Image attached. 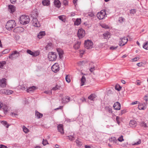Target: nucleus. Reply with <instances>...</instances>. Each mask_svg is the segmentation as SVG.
Masks as SVG:
<instances>
[{"label":"nucleus","mask_w":148,"mask_h":148,"mask_svg":"<svg viewBox=\"0 0 148 148\" xmlns=\"http://www.w3.org/2000/svg\"><path fill=\"white\" fill-rule=\"evenodd\" d=\"M19 21L21 24L25 25L30 21V19L28 16L23 15L20 18Z\"/></svg>","instance_id":"nucleus-1"},{"label":"nucleus","mask_w":148,"mask_h":148,"mask_svg":"<svg viewBox=\"0 0 148 148\" xmlns=\"http://www.w3.org/2000/svg\"><path fill=\"white\" fill-rule=\"evenodd\" d=\"M16 26V23H15L14 21L12 20L9 21L5 25V28L6 29L10 30L14 28Z\"/></svg>","instance_id":"nucleus-2"},{"label":"nucleus","mask_w":148,"mask_h":148,"mask_svg":"<svg viewBox=\"0 0 148 148\" xmlns=\"http://www.w3.org/2000/svg\"><path fill=\"white\" fill-rule=\"evenodd\" d=\"M84 45L85 48L87 49H91L93 47V42L89 40H85Z\"/></svg>","instance_id":"nucleus-3"},{"label":"nucleus","mask_w":148,"mask_h":148,"mask_svg":"<svg viewBox=\"0 0 148 148\" xmlns=\"http://www.w3.org/2000/svg\"><path fill=\"white\" fill-rule=\"evenodd\" d=\"M57 57L56 53L53 52H49L48 55V58L50 61H53L55 60Z\"/></svg>","instance_id":"nucleus-4"},{"label":"nucleus","mask_w":148,"mask_h":148,"mask_svg":"<svg viewBox=\"0 0 148 148\" xmlns=\"http://www.w3.org/2000/svg\"><path fill=\"white\" fill-rule=\"evenodd\" d=\"M106 11L105 10H101L97 14V17L100 20L103 19L106 16Z\"/></svg>","instance_id":"nucleus-5"},{"label":"nucleus","mask_w":148,"mask_h":148,"mask_svg":"<svg viewBox=\"0 0 148 148\" xmlns=\"http://www.w3.org/2000/svg\"><path fill=\"white\" fill-rule=\"evenodd\" d=\"M19 52L16 51L13 52L12 53L10 54L9 56V58L11 60H14L18 57L19 55Z\"/></svg>","instance_id":"nucleus-6"},{"label":"nucleus","mask_w":148,"mask_h":148,"mask_svg":"<svg viewBox=\"0 0 148 148\" xmlns=\"http://www.w3.org/2000/svg\"><path fill=\"white\" fill-rule=\"evenodd\" d=\"M128 39L126 37H124L122 38H120L119 42V45L120 46H123L127 43Z\"/></svg>","instance_id":"nucleus-7"},{"label":"nucleus","mask_w":148,"mask_h":148,"mask_svg":"<svg viewBox=\"0 0 148 148\" xmlns=\"http://www.w3.org/2000/svg\"><path fill=\"white\" fill-rule=\"evenodd\" d=\"M32 25L36 27H39L40 26V25L37 19L33 17L31 21Z\"/></svg>","instance_id":"nucleus-8"},{"label":"nucleus","mask_w":148,"mask_h":148,"mask_svg":"<svg viewBox=\"0 0 148 148\" xmlns=\"http://www.w3.org/2000/svg\"><path fill=\"white\" fill-rule=\"evenodd\" d=\"M85 34V31L82 29H80L78 30L77 32V35L79 38L83 37Z\"/></svg>","instance_id":"nucleus-9"},{"label":"nucleus","mask_w":148,"mask_h":148,"mask_svg":"<svg viewBox=\"0 0 148 148\" xmlns=\"http://www.w3.org/2000/svg\"><path fill=\"white\" fill-rule=\"evenodd\" d=\"M51 69L55 73L57 72L59 70V67L58 63H55L51 67Z\"/></svg>","instance_id":"nucleus-10"},{"label":"nucleus","mask_w":148,"mask_h":148,"mask_svg":"<svg viewBox=\"0 0 148 148\" xmlns=\"http://www.w3.org/2000/svg\"><path fill=\"white\" fill-rule=\"evenodd\" d=\"M58 130L59 132H60L61 134H64V131L63 125L62 124H59L58 126Z\"/></svg>","instance_id":"nucleus-11"},{"label":"nucleus","mask_w":148,"mask_h":148,"mask_svg":"<svg viewBox=\"0 0 148 148\" xmlns=\"http://www.w3.org/2000/svg\"><path fill=\"white\" fill-rule=\"evenodd\" d=\"M121 104L118 102H116L114 104L113 107L114 109L119 110L121 109Z\"/></svg>","instance_id":"nucleus-12"},{"label":"nucleus","mask_w":148,"mask_h":148,"mask_svg":"<svg viewBox=\"0 0 148 148\" xmlns=\"http://www.w3.org/2000/svg\"><path fill=\"white\" fill-rule=\"evenodd\" d=\"M24 30V29L21 27H18L14 29V31L16 32L20 33L23 32Z\"/></svg>","instance_id":"nucleus-13"},{"label":"nucleus","mask_w":148,"mask_h":148,"mask_svg":"<svg viewBox=\"0 0 148 148\" xmlns=\"http://www.w3.org/2000/svg\"><path fill=\"white\" fill-rule=\"evenodd\" d=\"M6 85V79L3 78L0 81V86L1 87H4Z\"/></svg>","instance_id":"nucleus-14"},{"label":"nucleus","mask_w":148,"mask_h":148,"mask_svg":"<svg viewBox=\"0 0 148 148\" xmlns=\"http://www.w3.org/2000/svg\"><path fill=\"white\" fill-rule=\"evenodd\" d=\"M15 10V7L13 5H9L8 6V11L11 13L14 12Z\"/></svg>","instance_id":"nucleus-15"},{"label":"nucleus","mask_w":148,"mask_h":148,"mask_svg":"<svg viewBox=\"0 0 148 148\" xmlns=\"http://www.w3.org/2000/svg\"><path fill=\"white\" fill-rule=\"evenodd\" d=\"M70 97L68 96L62 99V102L63 103H67L70 101Z\"/></svg>","instance_id":"nucleus-16"},{"label":"nucleus","mask_w":148,"mask_h":148,"mask_svg":"<svg viewBox=\"0 0 148 148\" xmlns=\"http://www.w3.org/2000/svg\"><path fill=\"white\" fill-rule=\"evenodd\" d=\"M2 109L3 110L4 113L5 114H7L8 112V107L6 105H2Z\"/></svg>","instance_id":"nucleus-17"},{"label":"nucleus","mask_w":148,"mask_h":148,"mask_svg":"<svg viewBox=\"0 0 148 148\" xmlns=\"http://www.w3.org/2000/svg\"><path fill=\"white\" fill-rule=\"evenodd\" d=\"M129 125L131 127H135L137 125V123L135 121L131 120L130 122Z\"/></svg>","instance_id":"nucleus-18"},{"label":"nucleus","mask_w":148,"mask_h":148,"mask_svg":"<svg viewBox=\"0 0 148 148\" xmlns=\"http://www.w3.org/2000/svg\"><path fill=\"white\" fill-rule=\"evenodd\" d=\"M103 36L104 39H108L110 37V33L109 32H106L103 34Z\"/></svg>","instance_id":"nucleus-19"},{"label":"nucleus","mask_w":148,"mask_h":148,"mask_svg":"<svg viewBox=\"0 0 148 148\" xmlns=\"http://www.w3.org/2000/svg\"><path fill=\"white\" fill-rule=\"evenodd\" d=\"M27 52L28 53L34 56H36L38 55L36 53L34 52L29 49H27Z\"/></svg>","instance_id":"nucleus-20"},{"label":"nucleus","mask_w":148,"mask_h":148,"mask_svg":"<svg viewBox=\"0 0 148 148\" xmlns=\"http://www.w3.org/2000/svg\"><path fill=\"white\" fill-rule=\"evenodd\" d=\"M54 3L56 6L58 8L60 7L61 3L59 0H54Z\"/></svg>","instance_id":"nucleus-21"},{"label":"nucleus","mask_w":148,"mask_h":148,"mask_svg":"<svg viewBox=\"0 0 148 148\" xmlns=\"http://www.w3.org/2000/svg\"><path fill=\"white\" fill-rule=\"evenodd\" d=\"M80 42L79 41H77L74 44L73 46V47L75 49H77L79 48L80 45Z\"/></svg>","instance_id":"nucleus-22"},{"label":"nucleus","mask_w":148,"mask_h":148,"mask_svg":"<svg viewBox=\"0 0 148 148\" xmlns=\"http://www.w3.org/2000/svg\"><path fill=\"white\" fill-rule=\"evenodd\" d=\"M35 116L38 119H39L42 118L43 116V114H41L37 111L35 112Z\"/></svg>","instance_id":"nucleus-23"},{"label":"nucleus","mask_w":148,"mask_h":148,"mask_svg":"<svg viewBox=\"0 0 148 148\" xmlns=\"http://www.w3.org/2000/svg\"><path fill=\"white\" fill-rule=\"evenodd\" d=\"M57 51L58 53L59 57L61 58L62 57V55L64 53L63 51L62 50L58 49H57Z\"/></svg>","instance_id":"nucleus-24"},{"label":"nucleus","mask_w":148,"mask_h":148,"mask_svg":"<svg viewBox=\"0 0 148 148\" xmlns=\"http://www.w3.org/2000/svg\"><path fill=\"white\" fill-rule=\"evenodd\" d=\"M109 140L110 142L113 143H117L118 142L116 138L115 137H112L109 139Z\"/></svg>","instance_id":"nucleus-25"},{"label":"nucleus","mask_w":148,"mask_h":148,"mask_svg":"<svg viewBox=\"0 0 148 148\" xmlns=\"http://www.w3.org/2000/svg\"><path fill=\"white\" fill-rule=\"evenodd\" d=\"M97 97L95 94H92L88 97V99L91 100H94V99Z\"/></svg>","instance_id":"nucleus-26"},{"label":"nucleus","mask_w":148,"mask_h":148,"mask_svg":"<svg viewBox=\"0 0 148 148\" xmlns=\"http://www.w3.org/2000/svg\"><path fill=\"white\" fill-rule=\"evenodd\" d=\"M86 78L84 76H83L81 79V86H83L84 85V83L86 82Z\"/></svg>","instance_id":"nucleus-27"},{"label":"nucleus","mask_w":148,"mask_h":148,"mask_svg":"<svg viewBox=\"0 0 148 148\" xmlns=\"http://www.w3.org/2000/svg\"><path fill=\"white\" fill-rule=\"evenodd\" d=\"M45 34V32L44 31L40 32L38 35V37L39 38H41Z\"/></svg>","instance_id":"nucleus-28"},{"label":"nucleus","mask_w":148,"mask_h":148,"mask_svg":"<svg viewBox=\"0 0 148 148\" xmlns=\"http://www.w3.org/2000/svg\"><path fill=\"white\" fill-rule=\"evenodd\" d=\"M36 89L35 86H32L30 87L28 89H27V92H30L33 91Z\"/></svg>","instance_id":"nucleus-29"},{"label":"nucleus","mask_w":148,"mask_h":148,"mask_svg":"<svg viewBox=\"0 0 148 148\" xmlns=\"http://www.w3.org/2000/svg\"><path fill=\"white\" fill-rule=\"evenodd\" d=\"M42 4L44 5H48L50 4V1L49 0H44L42 2Z\"/></svg>","instance_id":"nucleus-30"},{"label":"nucleus","mask_w":148,"mask_h":148,"mask_svg":"<svg viewBox=\"0 0 148 148\" xmlns=\"http://www.w3.org/2000/svg\"><path fill=\"white\" fill-rule=\"evenodd\" d=\"M138 108L140 110H144L145 109L146 107L144 106L143 104H139L138 105Z\"/></svg>","instance_id":"nucleus-31"},{"label":"nucleus","mask_w":148,"mask_h":148,"mask_svg":"<svg viewBox=\"0 0 148 148\" xmlns=\"http://www.w3.org/2000/svg\"><path fill=\"white\" fill-rule=\"evenodd\" d=\"M81 23V19L80 18H77L75 21L74 23V24L75 25H78Z\"/></svg>","instance_id":"nucleus-32"},{"label":"nucleus","mask_w":148,"mask_h":148,"mask_svg":"<svg viewBox=\"0 0 148 148\" xmlns=\"http://www.w3.org/2000/svg\"><path fill=\"white\" fill-rule=\"evenodd\" d=\"M140 125L141 127H144L146 128L148 127V126L147 125L146 123L144 121L141 122Z\"/></svg>","instance_id":"nucleus-33"},{"label":"nucleus","mask_w":148,"mask_h":148,"mask_svg":"<svg viewBox=\"0 0 148 148\" xmlns=\"http://www.w3.org/2000/svg\"><path fill=\"white\" fill-rule=\"evenodd\" d=\"M74 134H73V135H70L66 136V137L69 138L68 139L71 141H72L75 139V137L74 136Z\"/></svg>","instance_id":"nucleus-34"},{"label":"nucleus","mask_w":148,"mask_h":148,"mask_svg":"<svg viewBox=\"0 0 148 148\" xmlns=\"http://www.w3.org/2000/svg\"><path fill=\"white\" fill-rule=\"evenodd\" d=\"M1 123L5 126L7 128H8L9 125L8 124L7 121H2L1 122Z\"/></svg>","instance_id":"nucleus-35"},{"label":"nucleus","mask_w":148,"mask_h":148,"mask_svg":"<svg viewBox=\"0 0 148 148\" xmlns=\"http://www.w3.org/2000/svg\"><path fill=\"white\" fill-rule=\"evenodd\" d=\"M52 46V43L51 42L49 43L46 47L47 50H48L51 49Z\"/></svg>","instance_id":"nucleus-36"},{"label":"nucleus","mask_w":148,"mask_h":148,"mask_svg":"<svg viewBox=\"0 0 148 148\" xmlns=\"http://www.w3.org/2000/svg\"><path fill=\"white\" fill-rule=\"evenodd\" d=\"M75 142L77 145L78 146H80L82 145V142L77 139L76 140Z\"/></svg>","instance_id":"nucleus-37"},{"label":"nucleus","mask_w":148,"mask_h":148,"mask_svg":"<svg viewBox=\"0 0 148 148\" xmlns=\"http://www.w3.org/2000/svg\"><path fill=\"white\" fill-rule=\"evenodd\" d=\"M143 47L144 49H148V42H146L145 44L143 45Z\"/></svg>","instance_id":"nucleus-38"},{"label":"nucleus","mask_w":148,"mask_h":148,"mask_svg":"<svg viewBox=\"0 0 148 148\" xmlns=\"http://www.w3.org/2000/svg\"><path fill=\"white\" fill-rule=\"evenodd\" d=\"M23 129L24 132L26 133H28L29 131V130L25 126H23Z\"/></svg>","instance_id":"nucleus-39"},{"label":"nucleus","mask_w":148,"mask_h":148,"mask_svg":"<svg viewBox=\"0 0 148 148\" xmlns=\"http://www.w3.org/2000/svg\"><path fill=\"white\" fill-rule=\"evenodd\" d=\"M6 90V95H10L12 94L13 92V91L11 90Z\"/></svg>","instance_id":"nucleus-40"},{"label":"nucleus","mask_w":148,"mask_h":148,"mask_svg":"<svg viewBox=\"0 0 148 148\" xmlns=\"http://www.w3.org/2000/svg\"><path fill=\"white\" fill-rule=\"evenodd\" d=\"M121 87L119 85H116L115 86V89L119 91H120Z\"/></svg>","instance_id":"nucleus-41"},{"label":"nucleus","mask_w":148,"mask_h":148,"mask_svg":"<svg viewBox=\"0 0 148 148\" xmlns=\"http://www.w3.org/2000/svg\"><path fill=\"white\" fill-rule=\"evenodd\" d=\"M136 12V10L132 9L130 10V14L131 15H134Z\"/></svg>","instance_id":"nucleus-42"},{"label":"nucleus","mask_w":148,"mask_h":148,"mask_svg":"<svg viewBox=\"0 0 148 148\" xmlns=\"http://www.w3.org/2000/svg\"><path fill=\"white\" fill-rule=\"evenodd\" d=\"M42 144L44 145H45L47 144H48V143L47 140L43 139L42 142Z\"/></svg>","instance_id":"nucleus-43"},{"label":"nucleus","mask_w":148,"mask_h":148,"mask_svg":"<svg viewBox=\"0 0 148 148\" xmlns=\"http://www.w3.org/2000/svg\"><path fill=\"white\" fill-rule=\"evenodd\" d=\"M65 79L66 81L68 83H69L71 81V80L69 78V76L68 75H67L66 76Z\"/></svg>","instance_id":"nucleus-44"},{"label":"nucleus","mask_w":148,"mask_h":148,"mask_svg":"<svg viewBox=\"0 0 148 148\" xmlns=\"http://www.w3.org/2000/svg\"><path fill=\"white\" fill-rule=\"evenodd\" d=\"M6 90L5 89H2L0 90V94H6Z\"/></svg>","instance_id":"nucleus-45"},{"label":"nucleus","mask_w":148,"mask_h":148,"mask_svg":"<svg viewBox=\"0 0 148 148\" xmlns=\"http://www.w3.org/2000/svg\"><path fill=\"white\" fill-rule=\"evenodd\" d=\"M139 59V57H136L134 58L133 59H132V62H135L138 61Z\"/></svg>","instance_id":"nucleus-46"},{"label":"nucleus","mask_w":148,"mask_h":148,"mask_svg":"<svg viewBox=\"0 0 148 148\" xmlns=\"http://www.w3.org/2000/svg\"><path fill=\"white\" fill-rule=\"evenodd\" d=\"M141 141L140 139H139L137 141V142L135 143H134L133 144V145H138L139 144H140L141 143Z\"/></svg>","instance_id":"nucleus-47"},{"label":"nucleus","mask_w":148,"mask_h":148,"mask_svg":"<svg viewBox=\"0 0 148 148\" xmlns=\"http://www.w3.org/2000/svg\"><path fill=\"white\" fill-rule=\"evenodd\" d=\"M125 19L122 17H120L119 19V22L121 23L123 22Z\"/></svg>","instance_id":"nucleus-48"},{"label":"nucleus","mask_w":148,"mask_h":148,"mask_svg":"<svg viewBox=\"0 0 148 148\" xmlns=\"http://www.w3.org/2000/svg\"><path fill=\"white\" fill-rule=\"evenodd\" d=\"M101 27L107 29L109 28L108 26L106 24H102L101 25Z\"/></svg>","instance_id":"nucleus-49"},{"label":"nucleus","mask_w":148,"mask_h":148,"mask_svg":"<svg viewBox=\"0 0 148 148\" xmlns=\"http://www.w3.org/2000/svg\"><path fill=\"white\" fill-rule=\"evenodd\" d=\"M62 3L65 5H67L68 4V1L67 0H63Z\"/></svg>","instance_id":"nucleus-50"},{"label":"nucleus","mask_w":148,"mask_h":148,"mask_svg":"<svg viewBox=\"0 0 148 148\" xmlns=\"http://www.w3.org/2000/svg\"><path fill=\"white\" fill-rule=\"evenodd\" d=\"M118 140H119V141L121 142L122 141H123L124 140V139H123V136H121L118 138Z\"/></svg>","instance_id":"nucleus-51"},{"label":"nucleus","mask_w":148,"mask_h":148,"mask_svg":"<svg viewBox=\"0 0 148 148\" xmlns=\"http://www.w3.org/2000/svg\"><path fill=\"white\" fill-rule=\"evenodd\" d=\"M120 118L119 116H117L116 117V120L117 123L119 125L120 123Z\"/></svg>","instance_id":"nucleus-52"},{"label":"nucleus","mask_w":148,"mask_h":148,"mask_svg":"<svg viewBox=\"0 0 148 148\" xmlns=\"http://www.w3.org/2000/svg\"><path fill=\"white\" fill-rule=\"evenodd\" d=\"M88 16L90 17H92L94 16V14L92 12H89L88 14Z\"/></svg>","instance_id":"nucleus-53"},{"label":"nucleus","mask_w":148,"mask_h":148,"mask_svg":"<svg viewBox=\"0 0 148 148\" xmlns=\"http://www.w3.org/2000/svg\"><path fill=\"white\" fill-rule=\"evenodd\" d=\"M20 88L21 90H24L26 89V87L25 86H21Z\"/></svg>","instance_id":"nucleus-54"},{"label":"nucleus","mask_w":148,"mask_h":148,"mask_svg":"<svg viewBox=\"0 0 148 148\" xmlns=\"http://www.w3.org/2000/svg\"><path fill=\"white\" fill-rule=\"evenodd\" d=\"M118 47H114L112 46L110 47V49L111 50H114L116 49Z\"/></svg>","instance_id":"nucleus-55"},{"label":"nucleus","mask_w":148,"mask_h":148,"mask_svg":"<svg viewBox=\"0 0 148 148\" xmlns=\"http://www.w3.org/2000/svg\"><path fill=\"white\" fill-rule=\"evenodd\" d=\"M144 99L147 102L148 101V95H146L144 98Z\"/></svg>","instance_id":"nucleus-56"},{"label":"nucleus","mask_w":148,"mask_h":148,"mask_svg":"<svg viewBox=\"0 0 148 148\" xmlns=\"http://www.w3.org/2000/svg\"><path fill=\"white\" fill-rule=\"evenodd\" d=\"M8 52V51L7 49H5L2 52V53L3 54L6 53Z\"/></svg>","instance_id":"nucleus-57"},{"label":"nucleus","mask_w":148,"mask_h":148,"mask_svg":"<svg viewBox=\"0 0 148 148\" xmlns=\"http://www.w3.org/2000/svg\"><path fill=\"white\" fill-rule=\"evenodd\" d=\"M0 148H7V147L5 145H0Z\"/></svg>","instance_id":"nucleus-58"},{"label":"nucleus","mask_w":148,"mask_h":148,"mask_svg":"<svg viewBox=\"0 0 148 148\" xmlns=\"http://www.w3.org/2000/svg\"><path fill=\"white\" fill-rule=\"evenodd\" d=\"M86 61H81L79 62V64L80 65H83V64Z\"/></svg>","instance_id":"nucleus-59"},{"label":"nucleus","mask_w":148,"mask_h":148,"mask_svg":"<svg viewBox=\"0 0 148 148\" xmlns=\"http://www.w3.org/2000/svg\"><path fill=\"white\" fill-rule=\"evenodd\" d=\"M58 89V86H56L55 87H54L52 89L53 90H56Z\"/></svg>","instance_id":"nucleus-60"},{"label":"nucleus","mask_w":148,"mask_h":148,"mask_svg":"<svg viewBox=\"0 0 148 148\" xmlns=\"http://www.w3.org/2000/svg\"><path fill=\"white\" fill-rule=\"evenodd\" d=\"M44 92L47 94H50L51 93V92L50 91H45Z\"/></svg>","instance_id":"nucleus-61"},{"label":"nucleus","mask_w":148,"mask_h":148,"mask_svg":"<svg viewBox=\"0 0 148 148\" xmlns=\"http://www.w3.org/2000/svg\"><path fill=\"white\" fill-rule=\"evenodd\" d=\"M95 70V67H92L90 69V71L91 72H92Z\"/></svg>","instance_id":"nucleus-62"},{"label":"nucleus","mask_w":148,"mask_h":148,"mask_svg":"<svg viewBox=\"0 0 148 148\" xmlns=\"http://www.w3.org/2000/svg\"><path fill=\"white\" fill-rule=\"evenodd\" d=\"M126 112L125 110H121V114L122 115Z\"/></svg>","instance_id":"nucleus-63"},{"label":"nucleus","mask_w":148,"mask_h":148,"mask_svg":"<svg viewBox=\"0 0 148 148\" xmlns=\"http://www.w3.org/2000/svg\"><path fill=\"white\" fill-rule=\"evenodd\" d=\"M58 18L60 20L62 21H63L64 19H63V17L62 16H59L58 17Z\"/></svg>","instance_id":"nucleus-64"}]
</instances>
